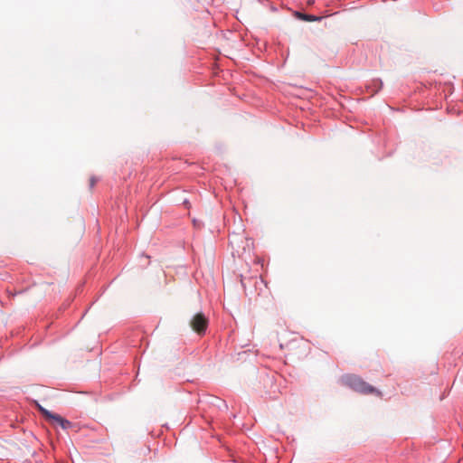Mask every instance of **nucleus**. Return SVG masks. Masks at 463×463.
<instances>
[{"instance_id":"obj_1","label":"nucleus","mask_w":463,"mask_h":463,"mask_svg":"<svg viewBox=\"0 0 463 463\" xmlns=\"http://www.w3.org/2000/svg\"><path fill=\"white\" fill-rule=\"evenodd\" d=\"M341 383L352 389L354 392L368 394V393H381L374 387L364 382L361 377L355 374H345L341 377Z\"/></svg>"},{"instance_id":"obj_6","label":"nucleus","mask_w":463,"mask_h":463,"mask_svg":"<svg viewBox=\"0 0 463 463\" xmlns=\"http://www.w3.org/2000/svg\"><path fill=\"white\" fill-rule=\"evenodd\" d=\"M39 410L42 412V414L43 416H45L46 418H48V419H52V420L53 417L55 416V413L51 412L50 411H48L47 409H45V408H43V407H42L40 405H39Z\"/></svg>"},{"instance_id":"obj_7","label":"nucleus","mask_w":463,"mask_h":463,"mask_svg":"<svg viewBox=\"0 0 463 463\" xmlns=\"http://www.w3.org/2000/svg\"><path fill=\"white\" fill-rule=\"evenodd\" d=\"M97 181L98 180H97V178L95 176L90 177V187L93 188V186L96 184Z\"/></svg>"},{"instance_id":"obj_5","label":"nucleus","mask_w":463,"mask_h":463,"mask_svg":"<svg viewBox=\"0 0 463 463\" xmlns=\"http://www.w3.org/2000/svg\"><path fill=\"white\" fill-rule=\"evenodd\" d=\"M296 16L299 19L307 22H316V21H321L322 17L316 16L314 14H307L300 12H296Z\"/></svg>"},{"instance_id":"obj_4","label":"nucleus","mask_w":463,"mask_h":463,"mask_svg":"<svg viewBox=\"0 0 463 463\" xmlns=\"http://www.w3.org/2000/svg\"><path fill=\"white\" fill-rule=\"evenodd\" d=\"M52 420L56 421L63 430H68L72 426V423L70 420L62 418L59 414H55Z\"/></svg>"},{"instance_id":"obj_3","label":"nucleus","mask_w":463,"mask_h":463,"mask_svg":"<svg viewBox=\"0 0 463 463\" xmlns=\"http://www.w3.org/2000/svg\"><path fill=\"white\" fill-rule=\"evenodd\" d=\"M383 86V83L382 80L380 79H373L370 83L366 85V88L369 92H371L372 95L376 94L379 92Z\"/></svg>"},{"instance_id":"obj_2","label":"nucleus","mask_w":463,"mask_h":463,"mask_svg":"<svg viewBox=\"0 0 463 463\" xmlns=\"http://www.w3.org/2000/svg\"><path fill=\"white\" fill-rule=\"evenodd\" d=\"M208 318L202 312L196 313L190 321L193 330L198 335H204L208 327Z\"/></svg>"}]
</instances>
